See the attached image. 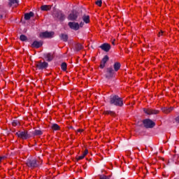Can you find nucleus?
Masks as SVG:
<instances>
[{
    "mask_svg": "<svg viewBox=\"0 0 179 179\" xmlns=\"http://www.w3.org/2000/svg\"><path fill=\"white\" fill-rule=\"evenodd\" d=\"M43 46V41H34L31 44L32 48H40V47Z\"/></svg>",
    "mask_w": 179,
    "mask_h": 179,
    "instance_id": "14",
    "label": "nucleus"
},
{
    "mask_svg": "<svg viewBox=\"0 0 179 179\" xmlns=\"http://www.w3.org/2000/svg\"><path fill=\"white\" fill-rule=\"evenodd\" d=\"M15 135L20 138L21 139L26 140L29 139V138H31V134L29 133L28 131H18L16 132Z\"/></svg>",
    "mask_w": 179,
    "mask_h": 179,
    "instance_id": "3",
    "label": "nucleus"
},
{
    "mask_svg": "<svg viewBox=\"0 0 179 179\" xmlns=\"http://www.w3.org/2000/svg\"><path fill=\"white\" fill-rule=\"evenodd\" d=\"M20 123L17 120H13L12 122V125L13 127H17V125H20Z\"/></svg>",
    "mask_w": 179,
    "mask_h": 179,
    "instance_id": "29",
    "label": "nucleus"
},
{
    "mask_svg": "<svg viewBox=\"0 0 179 179\" xmlns=\"http://www.w3.org/2000/svg\"><path fill=\"white\" fill-rule=\"evenodd\" d=\"M160 36H163V31H161L160 32H159L158 37H160Z\"/></svg>",
    "mask_w": 179,
    "mask_h": 179,
    "instance_id": "37",
    "label": "nucleus"
},
{
    "mask_svg": "<svg viewBox=\"0 0 179 179\" xmlns=\"http://www.w3.org/2000/svg\"><path fill=\"white\" fill-rule=\"evenodd\" d=\"M83 20L85 23H90V17L89 15H84L83 16Z\"/></svg>",
    "mask_w": 179,
    "mask_h": 179,
    "instance_id": "23",
    "label": "nucleus"
},
{
    "mask_svg": "<svg viewBox=\"0 0 179 179\" xmlns=\"http://www.w3.org/2000/svg\"><path fill=\"white\" fill-rule=\"evenodd\" d=\"M52 129H53V131H58L59 130V125L57 124H53L51 127Z\"/></svg>",
    "mask_w": 179,
    "mask_h": 179,
    "instance_id": "26",
    "label": "nucleus"
},
{
    "mask_svg": "<svg viewBox=\"0 0 179 179\" xmlns=\"http://www.w3.org/2000/svg\"><path fill=\"white\" fill-rule=\"evenodd\" d=\"M143 126L147 129H152V128H155V127L156 126V123H155V122H153L152 120L150 119H145L143 120Z\"/></svg>",
    "mask_w": 179,
    "mask_h": 179,
    "instance_id": "4",
    "label": "nucleus"
},
{
    "mask_svg": "<svg viewBox=\"0 0 179 179\" xmlns=\"http://www.w3.org/2000/svg\"><path fill=\"white\" fill-rule=\"evenodd\" d=\"M70 128H71V129H73V127H71Z\"/></svg>",
    "mask_w": 179,
    "mask_h": 179,
    "instance_id": "41",
    "label": "nucleus"
},
{
    "mask_svg": "<svg viewBox=\"0 0 179 179\" xmlns=\"http://www.w3.org/2000/svg\"><path fill=\"white\" fill-rule=\"evenodd\" d=\"M143 111L145 114H147L148 115H153L154 114H159V110H152V109H146L144 108Z\"/></svg>",
    "mask_w": 179,
    "mask_h": 179,
    "instance_id": "13",
    "label": "nucleus"
},
{
    "mask_svg": "<svg viewBox=\"0 0 179 179\" xmlns=\"http://www.w3.org/2000/svg\"><path fill=\"white\" fill-rule=\"evenodd\" d=\"M53 36L54 31L48 32V31H46L41 33L39 37H41V38H52Z\"/></svg>",
    "mask_w": 179,
    "mask_h": 179,
    "instance_id": "8",
    "label": "nucleus"
},
{
    "mask_svg": "<svg viewBox=\"0 0 179 179\" xmlns=\"http://www.w3.org/2000/svg\"><path fill=\"white\" fill-rule=\"evenodd\" d=\"M174 110V107H163L162 108V111L164 113V114H170L171 111Z\"/></svg>",
    "mask_w": 179,
    "mask_h": 179,
    "instance_id": "16",
    "label": "nucleus"
},
{
    "mask_svg": "<svg viewBox=\"0 0 179 179\" xmlns=\"http://www.w3.org/2000/svg\"><path fill=\"white\" fill-rule=\"evenodd\" d=\"M26 165L29 169H37V167H40V162L37 161L36 158H29L26 161Z\"/></svg>",
    "mask_w": 179,
    "mask_h": 179,
    "instance_id": "2",
    "label": "nucleus"
},
{
    "mask_svg": "<svg viewBox=\"0 0 179 179\" xmlns=\"http://www.w3.org/2000/svg\"><path fill=\"white\" fill-rule=\"evenodd\" d=\"M104 114H106V115H111L112 117H114V115H115V112L112 110H106L104 111Z\"/></svg>",
    "mask_w": 179,
    "mask_h": 179,
    "instance_id": "25",
    "label": "nucleus"
},
{
    "mask_svg": "<svg viewBox=\"0 0 179 179\" xmlns=\"http://www.w3.org/2000/svg\"><path fill=\"white\" fill-rule=\"evenodd\" d=\"M69 27L71 29V30H74L75 31H78L79 30V23L76 22H69L68 23Z\"/></svg>",
    "mask_w": 179,
    "mask_h": 179,
    "instance_id": "9",
    "label": "nucleus"
},
{
    "mask_svg": "<svg viewBox=\"0 0 179 179\" xmlns=\"http://www.w3.org/2000/svg\"><path fill=\"white\" fill-rule=\"evenodd\" d=\"M83 45H82V44H80V43H77L75 45V50L77 52L80 51V50H83Z\"/></svg>",
    "mask_w": 179,
    "mask_h": 179,
    "instance_id": "24",
    "label": "nucleus"
},
{
    "mask_svg": "<svg viewBox=\"0 0 179 179\" xmlns=\"http://www.w3.org/2000/svg\"><path fill=\"white\" fill-rule=\"evenodd\" d=\"M110 59V57H108V55H105L102 60L101 61V64L99 66V68L101 69H104V66H106V64H107V62Z\"/></svg>",
    "mask_w": 179,
    "mask_h": 179,
    "instance_id": "11",
    "label": "nucleus"
},
{
    "mask_svg": "<svg viewBox=\"0 0 179 179\" xmlns=\"http://www.w3.org/2000/svg\"><path fill=\"white\" fill-rule=\"evenodd\" d=\"M43 57L48 62H51V61H52V59H54V54H52L51 52L44 53Z\"/></svg>",
    "mask_w": 179,
    "mask_h": 179,
    "instance_id": "12",
    "label": "nucleus"
},
{
    "mask_svg": "<svg viewBox=\"0 0 179 179\" xmlns=\"http://www.w3.org/2000/svg\"><path fill=\"white\" fill-rule=\"evenodd\" d=\"M31 136H38L43 135V131L41 130L36 129L31 134Z\"/></svg>",
    "mask_w": 179,
    "mask_h": 179,
    "instance_id": "21",
    "label": "nucleus"
},
{
    "mask_svg": "<svg viewBox=\"0 0 179 179\" xmlns=\"http://www.w3.org/2000/svg\"><path fill=\"white\" fill-rule=\"evenodd\" d=\"M4 159H6V156L0 157V162H2V160H4Z\"/></svg>",
    "mask_w": 179,
    "mask_h": 179,
    "instance_id": "36",
    "label": "nucleus"
},
{
    "mask_svg": "<svg viewBox=\"0 0 179 179\" xmlns=\"http://www.w3.org/2000/svg\"><path fill=\"white\" fill-rule=\"evenodd\" d=\"M55 17L57 19H59L61 22H64L65 20V15L62 13V12L59 11L55 14Z\"/></svg>",
    "mask_w": 179,
    "mask_h": 179,
    "instance_id": "15",
    "label": "nucleus"
},
{
    "mask_svg": "<svg viewBox=\"0 0 179 179\" xmlns=\"http://www.w3.org/2000/svg\"><path fill=\"white\" fill-rule=\"evenodd\" d=\"M84 25H85V22H81L79 24V29H80V27H83Z\"/></svg>",
    "mask_w": 179,
    "mask_h": 179,
    "instance_id": "33",
    "label": "nucleus"
},
{
    "mask_svg": "<svg viewBox=\"0 0 179 179\" xmlns=\"http://www.w3.org/2000/svg\"><path fill=\"white\" fill-rule=\"evenodd\" d=\"M59 38H60V40H62V41H64V43H66V41H68V38H69V37L68 36V34H61L59 35Z\"/></svg>",
    "mask_w": 179,
    "mask_h": 179,
    "instance_id": "20",
    "label": "nucleus"
},
{
    "mask_svg": "<svg viewBox=\"0 0 179 179\" xmlns=\"http://www.w3.org/2000/svg\"><path fill=\"white\" fill-rule=\"evenodd\" d=\"M83 159H85V155L83 154L77 158V162H78V160H82Z\"/></svg>",
    "mask_w": 179,
    "mask_h": 179,
    "instance_id": "32",
    "label": "nucleus"
},
{
    "mask_svg": "<svg viewBox=\"0 0 179 179\" xmlns=\"http://www.w3.org/2000/svg\"><path fill=\"white\" fill-rule=\"evenodd\" d=\"M78 16H79V13L76 10H72L71 13L69 15L67 19L68 20L75 22V20L78 19Z\"/></svg>",
    "mask_w": 179,
    "mask_h": 179,
    "instance_id": "7",
    "label": "nucleus"
},
{
    "mask_svg": "<svg viewBox=\"0 0 179 179\" xmlns=\"http://www.w3.org/2000/svg\"><path fill=\"white\" fill-rule=\"evenodd\" d=\"M120 69H121V63L118 62H115L113 64V71H115V72H118V71H120Z\"/></svg>",
    "mask_w": 179,
    "mask_h": 179,
    "instance_id": "19",
    "label": "nucleus"
},
{
    "mask_svg": "<svg viewBox=\"0 0 179 179\" xmlns=\"http://www.w3.org/2000/svg\"><path fill=\"white\" fill-rule=\"evenodd\" d=\"M67 64L65 62L62 63L61 64V69L62 71H66Z\"/></svg>",
    "mask_w": 179,
    "mask_h": 179,
    "instance_id": "28",
    "label": "nucleus"
},
{
    "mask_svg": "<svg viewBox=\"0 0 179 179\" xmlns=\"http://www.w3.org/2000/svg\"><path fill=\"white\" fill-rule=\"evenodd\" d=\"M33 16H34V13H33V11H30L29 13H27L24 14V19L25 20H30V19H31Z\"/></svg>",
    "mask_w": 179,
    "mask_h": 179,
    "instance_id": "17",
    "label": "nucleus"
},
{
    "mask_svg": "<svg viewBox=\"0 0 179 179\" xmlns=\"http://www.w3.org/2000/svg\"><path fill=\"white\" fill-rule=\"evenodd\" d=\"M47 179H50V178H47Z\"/></svg>",
    "mask_w": 179,
    "mask_h": 179,
    "instance_id": "42",
    "label": "nucleus"
},
{
    "mask_svg": "<svg viewBox=\"0 0 179 179\" xmlns=\"http://www.w3.org/2000/svg\"><path fill=\"white\" fill-rule=\"evenodd\" d=\"M96 5L98 6H101V4L103 3V1L101 0H98L95 2Z\"/></svg>",
    "mask_w": 179,
    "mask_h": 179,
    "instance_id": "30",
    "label": "nucleus"
},
{
    "mask_svg": "<svg viewBox=\"0 0 179 179\" xmlns=\"http://www.w3.org/2000/svg\"><path fill=\"white\" fill-rule=\"evenodd\" d=\"M20 40L21 41H27V36L24 34H22L20 36Z\"/></svg>",
    "mask_w": 179,
    "mask_h": 179,
    "instance_id": "27",
    "label": "nucleus"
},
{
    "mask_svg": "<svg viewBox=\"0 0 179 179\" xmlns=\"http://www.w3.org/2000/svg\"><path fill=\"white\" fill-rule=\"evenodd\" d=\"M19 5V0H8V6H17Z\"/></svg>",
    "mask_w": 179,
    "mask_h": 179,
    "instance_id": "18",
    "label": "nucleus"
},
{
    "mask_svg": "<svg viewBox=\"0 0 179 179\" xmlns=\"http://www.w3.org/2000/svg\"><path fill=\"white\" fill-rule=\"evenodd\" d=\"M89 153V151L87 150V149H86L84 152H83V155L86 156V155H87Z\"/></svg>",
    "mask_w": 179,
    "mask_h": 179,
    "instance_id": "34",
    "label": "nucleus"
},
{
    "mask_svg": "<svg viewBox=\"0 0 179 179\" xmlns=\"http://www.w3.org/2000/svg\"><path fill=\"white\" fill-rule=\"evenodd\" d=\"M3 17V15H0V19H2Z\"/></svg>",
    "mask_w": 179,
    "mask_h": 179,
    "instance_id": "40",
    "label": "nucleus"
},
{
    "mask_svg": "<svg viewBox=\"0 0 179 179\" xmlns=\"http://www.w3.org/2000/svg\"><path fill=\"white\" fill-rule=\"evenodd\" d=\"M41 10L43 11H48V10H51V6L50 5H43L42 6H41Z\"/></svg>",
    "mask_w": 179,
    "mask_h": 179,
    "instance_id": "22",
    "label": "nucleus"
},
{
    "mask_svg": "<svg viewBox=\"0 0 179 179\" xmlns=\"http://www.w3.org/2000/svg\"><path fill=\"white\" fill-rule=\"evenodd\" d=\"M99 179H110V178L107 176L102 175L99 177Z\"/></svg>",
    "mask_w": 179,
    "mask_h": 179,
    "instance_id": "31",
    "label": "nucleus"
},
{
    "mask_svg": "<svg viewBox=\"0 0 179 179\" xmlns=\"http://www.w3.org/2000/svg\"><path fill=\"white\" fill-rule=\"evenodd\" d=\"M175 121L177 122V124H179V115L176 117Z\"/></svg>",
    "mask_w": 179,
    "mask_h": 179,
    "instance_id": "35",
    "label": "nucleus"
},
{
    "mask_svg": "<svg viewBox=\"0 0 179 179\" xmlns=\"http://www.w3.org/2000/svg\"><path fill=\"white\" fill-rule=\"evenodd\" d=\"M99 48H101L103 51H105V52H108L110 50H111V45L109 43H105L99 46Z\"/></svg>",
    "mask_w": 179,
    "mask_h": 179,
    "instance_id": "10",
    "label": "nucleus"
},
{
    "mask_svg": "<svg viewBox=\"0 0 179 179\" xmlns=\"http://www.w3.org/2000/svg\"><path fill=\"white\" fill-rule=\"evenodd\" d=\"M112 44L113 45H115V39H113V41H112Z\"/></svg>",
    "mask_w": 179,
    "mask_h": 179,
    "instance_id": "38",
    "label": "nucleus"
},
{
    "mask_svg": "<svg viewBox=\"0 0 179 179\" xmlns=\"http://www.w3.org/2000/svg\"><path fill=\"white\" fill-rule=\"evenodd\" d=\"M108 101L110 106H115V107H122L124 106V99L118 95H110Z\"/></svg>",
    "mask_w": 179,
    "mask_h": 179,
    "instance_id": "1",
    "label": "nucleus"
},
{
    "mask_svg": "<svg viewBox=\"0 0 179 179\" xmlns=\"http://www.w3.org/2000/svg\"><path fill=\"white\" fill-rule=\"evenodd\" d=\"M114 75H115V71L113 69V66L108 67L106 69L105 78H106V79H111Z\"/></svg>",
    "mask_w": 179,
    "mask_h": 179,
    "instance_id": "5",
    "label": "nucleus"
},
{
    "mask_svg": "<svg viewBox=\"0 0 179 179\" xmlns=\"http://www.w3.org/2000/svg\"><path fill=\"white\" fill-rule=\"evenodd\" d=\"M36 67L39 71H43V69H47V68H48V63L47 62H38L36 64Z\"/></svg>",
    "mask_w": 179,
    "mask_h": 179,
    "instance_id": "6",
    "label": "nucleus"
},
{
    "mask_svg": "<svg viewBox=\"0 0 179 179\" xmlns=\"http://www.w3.org/2000/svg\"><path fill=\"white\" fill-rule=\"evenodd\" d=\"M78 132H83V130H82V129H78Z\"/></svg>",
    "mask_w": 179,
    "mask_h": 179,
    "instance_id": "39",
    "label": "nucleus"
}]
</instances>
